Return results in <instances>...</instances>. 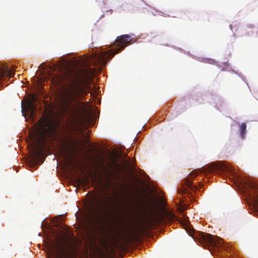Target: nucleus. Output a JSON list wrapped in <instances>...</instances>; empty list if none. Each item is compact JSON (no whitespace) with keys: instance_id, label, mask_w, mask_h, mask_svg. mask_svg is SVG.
I'll list each match as a JSON object with an SVG mask.
<instances>
[{"instance_id":"f257e3e1","label":"nucleus","mask_w":258,"mask_h":258,"mask_svg":"<svg viewBox=\"0 0 258 258\" xmlns=\"http://www.w3.org/2000/svg\"><path fill=\"white\" fill-rule=\"evenodd\" d=\"M83 73L86 78H83L77 72L68 71L63 77L67 82V87L65 91V97L69 102L72 103L76 101L84 99L89 89V75L85 71Z\"/></svg>"},{"instance_id":"2eb2a0df","label":"nucleus","mask_w":258,"mask_h":258,"mask_svg":"<svg viewBox=\"0 0 258 258\" xmlns=\"http://www.w3.org/2000/svg\"><path fill=\"white\" fill-rule=\"evenodd\" d=\"M68 162L69 163V164H71L73 167L74 169H75L76 168V166L74 165L73 163H72V162L71 161H69L68 159Z\"/></svg>"},{"instance_id":"ddd939ff","label":"nucleus","mask_w":258,"mask_h":258,"mask_svg":"<svg viewBox=\"0 0 258 258\" xmlns=\"http://www.w3.org/2000/svg\"><path fill=\"white\" fill-rule=\"evenodd\" d=\"M246 125L245 123H242L239 127L240 135L241 138L244 139L246 133Z\"/></svg>"},{"instance_id":"9b49d317","label":"nucleus","mask_w":258,"mask_h":258,"mask_svg":"<svg viewBox=\"0 0 258 258\" xmlns=\"http://www.w3.org/2000/svg\"><path fill=\"white\" fill-rule=\"evenodd\" d=\"M37 97L35 96H33L28 104V108L31 111V115H33L35 113V110L36 109V107L35 106L34 103L37 101Z\"/></svg>"},{"instance_id":"1a4fd4ad","label":"nucleus","mask_w":258,"mask_h":258,"mask_svg":"<svg viewBox=\"0 0 258 258\" xmlns=\"http://www.w3.org/2000/svg\"><path fill=\"white\" fill-rule=\"evenodd\" d=\"M31 152L30 161L33 165L36 166L38 164V161L42 154V150L38 146L35 147Z\"/></svg>"},{"instance_id":"423d86ee","label":"nucleus","mask_w":258,"mask_h":258,"mask_svg":"<svg viewBox=\"0 0 258 258\" xmlns=\"http://www.w3.org/2000/svg\"><path fill=\"white\" fill-rule=\"evenodd\" d=\"M198 174L199 172L193 171L190 173L189 177H187L185 179L184 185L186 186V187H183L182 190H181L180 191L181 193H186L187 192V188L192 191H196L198 189L197 186L192 183V179L197 177Z\"/></svg>"},{"instance_id":"f8f14e48","label":"nucleus","mask_w":258,"mask_h":258,"mask_svg":"<svg viewBox=\"0 0 258 258\" xmlns=\"http://www.w3.org/2000/svg\"><path fill=\"white\" fill-rule=\"evenodd\" d=\"M90 220L92 222L95 223L98 219L99 215L98 214L95 212L94 209H92L90 211Z\"/></svg>"},{"instance_id":"9d476101","label":"nucleus","mask_w":258,"mask_h":258,"mask_svg":"<svg viewBox=\"0 0 258 258\" xmlns=\"http://www.w3.org/2000/svg\"><path fill=\"white\" fill-rule=\"evenodd\" d=\"M64 248L63 246H60L58 243L55 245V250L54 251V255L55 258H62V254L64 253Z\"/></svg>"},{"instance_id":"f3484780","label":"nucleus","mask_w":258,"mask_h":258,"mask_svg":"<svg viewBox=\"0 0 258 258\" xmlns=\"http://www.w3.org/2000/svg\"><path fill=\"white\" fill-rule=\"evenodd\" d=\"M169 216H170V218L171 219L173 218V217H174V216H173V215H170V214H169Z\"/></svg>"},{"instance_id":"6e6552de","label":"nucleus","mask_w":258,"mask_h":258,"mask_svg":"<svg viewBox=\"0 0 258 258\" xmlns=\"http://www.w3.org/2000/svg\"><path fill=\"white\" fill-rule=\"evenodd\" d=\"M15 70L10 69V67L6 65H0V81L6 80L5 78L13 77L15 74Z\"/></svg>"},{"instance_id":"20e7f679","label":"nucleus","mask_w":258,"mask_h":258,"mask_svg":"<svg viewBox=\"0 0 258 258\" xmlns=\"http://www.w3.org/2000/svg\"><path fill=\"white\" fill-rule=\"evenodd\" d=\"M216 173L222 175L223 173L232 174V168L229 166L226 165L223 163L214 162L210 165L207 168L200 169L201 172Z\"/></svg>"},{"instance_id":"f03ea898","label":"nucleus","mask_w":258,"mask_h":258,"mask_svg":"<svg viewBox=\"0 0 258 258\" xmlns=\"http://www.w3.org/2000/svg\"><path fill=\"white\" fill-rule=\"evenodd\" d=\"M131 36L127 34L122 35L116 38L113 45V48L100 53H94L90 55L88 61L94 66L102 68L108 60L112 58L115 54L119 53L130 43Z\"/></svg>"},{"instance_id":"7ed1b4c3","label":"nucleus","mask_w":258,"mask_h":258,"mask_svg":"<svg viewBox=\"0 0 258 258\" xmlns=\"http://www.w3.org/2000/svg\"><path fill=\"white\" fill-rule=\"evenodd\" d=\"M243 184L250 203L251 211L258 215V184L251 179L243 181Z\"/></svg>"},{"instance_id":"a211bd4d","label":"nucleus","mask_w":258,"mask_h":258,"mask_svg":"<svg viewBox=\"0 0 258 258\" xmlns=\"http://www.w3.org/2000/svg\"><path fill=\"white\" fill-rule=\"evenodd\" d=\"M93 72H94V71H93V70L90 69V73H91H91H93Z\"/></svg>"},{"instance_id":"39448f33","label":"nucleus","mask_w":258,"mask_h":258,"mask_svg":"<svg viewBox=\"0 0 258 258\" xmlns=\"http://www.w3.org/2000/svg\"><path fill=\"white\" fill-rule=\"evenodd\" d=\"M199 236V242L205 247L207 246L219 247L222 244L221 239L219 237L209 233L202 232Z\"/></svg>"},{"instance_id":"dca6fc26","label":"nucleus","mask_w":258,"mask_h":258,"mask_svg":"<svg viewBox=\"0 0 258 258\" xmlns=\"http://www.w3.org/2000/svg\"><path fill=\"white\" fill-rule=\"evenodd\" d=\"M85 138H86V142H88L89 141V137L87 136H86Z\"/></svg>"},{"instance_id":"0eeeda50","label":"nucleus","mask_w":258,"mask_h":258,"mask_svg":"<svg viewBox=\"0 0 258 258\" xmlns=\"http://www.w3.org/2000/svg\"><path fill=\"white\" fill-rule=\"evenodd\" d=\"M165 222V218L162 215L154 217L146 221L145 227L143 228L144 231L147 229H151Z\"/></svg>"},{"instance_id":"4468645a","label":"nucleus","mask_w":258,"mask_h":258,"mask_svg":"<svg viewBox=\"0 0 258 258\" xmlns=\"http://www.w3.org/2000/svg\"><path fill=\"white\" fill-rule=\"evenodd\" d=\"M204 61L206 63L212 64H215L216 63V61L214 59L211 58H206L204 59Z\"/></svg>"}]
</instances>
